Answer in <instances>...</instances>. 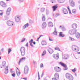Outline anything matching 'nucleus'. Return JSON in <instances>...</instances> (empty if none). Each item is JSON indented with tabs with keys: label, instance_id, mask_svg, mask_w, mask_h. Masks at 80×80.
<instances>
[{
	"label": "nucleus",
	"instance_id": "obj_1",
	"mask_svg": "<svg viewBox=\"0 0 80 80\" xmlns=\"http://www.w3.org/2000/svg\"><path fill=\"white\" fill-rule=\"evenodd\" d=\"M66 77L69 80H73V76L68 73H67L66 74Z\"/></svg>",
	"mask_w": 80,
	"mask_h": 80
},
{
	"label": "nucleus",
	"instance_id": "obj_2",
	"mask_svg": "<svg viewBox=\"0 0 80 80\" xmlns=\"http://www.w3.org/2000/svg\"><path fill=\"white\" fill-rule=\"evenodd\" d=\"M20 51L22 56H24L25 55V48L22 47L21 48Z\"/></svg>",
	"mask_w": 80,
	"mask_h": 80
},
{
	"label": "nucleus",
	"instance_id": "obj_3",
	"mask_svg": "<svg viewBox=\"0 0 80 80\" xmlns=\"http://www.w3.org/2000/svg\"><path fill=\"white\" fill-rule=\"evenodd\" d=\"M77 32V30L73 29L70 30L69 31V33L70 35H74Z\"/></svg>",
	"mask_w": 80,
	"mask_h": 80
},
{
	"label": "nucleus",
	"instance_id": "obj_4",
	"mask_svg": "<svg viewBox=\"0 0 80 80\" xmlns=\"http://www.w3.org/2000/svg\"><path fill=\"white\" fill-rule=\"evenodd\" d=\"M60 64L62 66V67H64V68H65L64 70H68L67 66V65H66V64H64V63H63V62H60Z\"/></svg>",
	"mask_w": 80,
	"mask_h": 80
},
{
	"label": "nucleus",
	"instance_id": "obj_5",
	"mask_svg": "<svg viewBox=\"0 0 80 80\" xmlns=\"http://www.w3.org/2000/svg\"><path fill=\"white\" fill-rule=\"evenodd\" d=\"M69 2L70 5L71 7H75V2H73V0H70Z\"/></svg>",
	"mask_w": 80,
	"mask_h": 80
},
{
	"label": "nucleus",
	"instance_id": "obj_6",
	"mask_svg": "<svg viewBox=\"0 0 80 80\" xmlns=\"http://www.w3.org/2000/svg\"><path fill=\"white\" fill-rule=\"evenodd\" d=\"M7 24L8 26H13V22H12L8 21H7Z\"/></svg>",
	"mask_w": 80,
	"mask_h": 80
},
{
	"label": "nucleus",
	"instance_id": "obj_7",
	"mask_svg": "<svg viewBox=\"0 0 80 80\" xmlns=\"http://www.w3.org/2000/svg\"><path fill=\"white\" fill-rule=\"evenodd\" d=\"M0 3L1 6L2 7L4 8L7 7V5L6 4V3H5V2L2 1L0 2Z\"/></svg>",
	"mask_w": 80,
	"mask_h": 80
},
{
	"label": "nucleus",
	"instance_id": "obj_8",
	"mask_svg": "<svg viewBox=\"0 0 80 80\" xmlns=\"http://www.w3.org/2000/svg\"><path fill=\"white\" fill-rule=\"evenodd\" d=\"M54 70L57 72H59L61 70V69L59 67H56L54 68Z\"/></svg>",
	"mask_w": 80,
	"mask_h": 80
},
{
	"label": "nucleus",
	"instance_id": "obj_9",
	"mask_svg": "<svg viewBox=\"0 0 80 80\" xmlns=\"http://www.w3.org/2000/svg\"><path fill=\"white\" fill-rule=\"evenodd\" d=\"M15 20L16 22L18 23L20 21V18L18 16H16L15 18Z\"/></svg>",
	"mask_w": 80,
	"mask_h": 80
},
{
	"label": "nucleus",
	"instance_id": "obj_10",
	"mask_svg": "<svg viewBox=\"0 0 80 80\" xmlns=\"http://www.w3.org/2000/svg\"><path fill=\"white\" fill-rule=\"evenodd\" d=\"M8 73V67L7 66L5 69L4 73L6 75H7Z\"/></svg>",
	"mask_w": 80,
	"mask_h": 80
},
{
	"label": "nucleus",
	"instance_id": "obj_11",
	"mask_svg": "<svg viewBox=\"0 0 80 80\" xmlns=\"http://www.w3.org/2000/svg\"><path fill=\"white\" fill-rule=\"evenodd\" d=\"M77 46H75V45H73L72 46V49L73 51H75V52H77L75 50H77Z\"/></svg>",
	"mask_w": 80,
	"mask_h": 80
},
{
	"label": "nucleus",
	"instance_id": "obj_12",
	"mask_svg": "<svg viewBox=\"0 0 80 80\" xmlns=\"http://www.w3.org/2000/svg\"><path fill=\"white\" fill-rule=\"evenodd\" d=\"M62 11L64 14H67L68 13V11H67V10L65 8H63Z\"/></svg>",
	"mask_w": 80,
	"mask_h": 80
},
{
	"label": "nucleus",
	"instance_id": "obj_13",
	"mask_svg": "<svg viewBox=\"0 0 80 80\" xmlns=\"http://www.w3.org/2000/svg\"><path fill=\"white\" fill-rule=\"evenodd\" d=\"M48 26L49 27H53V23L51 22H48Z\"/></svg>",
	"mask_w": 80,
	"mask_h": 80
},
{
	"label": "nucleus",
	"instance_id": "obj_14",
	"mask_svg": "<svg viewBox=\"0 0 80 80\" xmlns=\"http://www.w3.org/2000/svg\"><path fill=\"white\" fill-rule=\"evenodd\" d=\"M48 50L50 54H52V53H53V51L50 48L48 49Z\"/></svg>",
	"mask_w": 80,
	"mask_h": 80
},
{
	"label": "nucleus",
	"instance_id": "obj_15",
	"mask_svg": "<svg viewBox=\"0 0 80 80\" xmlns=\"http://www.w3.org/2000/svg\"><path fill=\"white\" fill-rule=\"evenodd\" d=\"M75 33L76 38H80V33L78 32H76Z\"/></svg>",
	"mask_w": 80,
	"mask_h": 80
},
{
	"label": "nucleus",
	"instance_id": "obj_16",
	"mask_svg": "<svg viewBox=\"0 0 80 80\" xmlns=\"http://www.w3.org/2000/svg\"><path fill=\"white\" fill-rule=\"evenodd\" d=\"M29 26V24L28 23H27L26 24H25L23 27V29H25L26 28H27Z\"/></svg>",
	"mask_w": 80,
	"mask_h": 80
},
{
	"label": "nucleus",
	"instance_id": "obj_17",
	"mask_svg": "<svg viewBox=\"0 0 80 80\" xmlns=\"http://www.w3.org/2000/svg\"><path fill=\"white\" fill-rule=\"evenodd\" d=\"M42 28H46V27H47V23L45 22L43 23L42 24Z\"/></svg>",
	"mask_w": 80,
	"mask_h": 80
},
{
	"label": "nucleus",
	"instance_id": "obj_18",
	"mask_svg": "<svg viewBox=\"0 0 80 80\" xmlns=\"http://www.w3.org/2000/svg\"><path fill=\"white\" fill-rule=\"evenodd\" d=\"M33 40L32 39L30 41H29V42L30 43V45L32 47H33V44H32V43H33Z\"/></svg>",
	"mask_w": 80,
	"mask_h": 80
},
{
	"label": "nucleus",
	"instance_id": "obj_19",
	"mask_svg": "<svg viewBox=\"0 0 80 80\" xmlns=\"http://www.w3.org/2000/svg\"><path fill=\"white\" fill-rule=\"evenodd\" d=\"M72 28L74 29H75L77 28V25L75 24H73L72 26Z\"/></svg>",
	"mask_w": 80,
	"mask_h": 80
},
{
	"label": "nucleus",
	"instance_id": "obj_20",
	"mask_svg": "<svg viewBox=\"0 0 80 80\" xmlns=\"http://www.w3.org/2000/svg\"><path fill=\"white\" fill-rule=\"evenodd\" d=\"M26 58L24 57L21 59L19 61V63H18V65H20V62H22V60H25V59Z\"/></svg>",
	"mask_w": 80,
	"mask_h": 80
},
{
	"label": "nucleus",
	"instance_id": "obj_21",
	"mask_svg": "<svg viewBox=\"0 0 80 80\" xmlns=\"http://www.w3.org/2000/svg\"><path fill=\"white\" fill-rule=\"evenodd\" d=\"M41 44L42 45H47V42L45 41H42L41 42Z\"/></svg>",
	"mask_w": 80,
	"mask_h": 80
},
{
	"label": "nucleus",
	"instance_id": "obj_22",
	"mask_svg": "<svg viewBox=\"0 0 80 80\" xmlns=\"http://www.w3.org/2000/svg\"><path fill=\"white\" fill-rule=\"evenodd\" d=\"M58 3H63L65 2V0H58Z\"/></svg>",
	"mask_w": 80,
	"mask_h": 80
},
{
	"label": "nucleus",
	"instance_id": "obj_23",
	"mask_svg": "<svg viewBox=\"0 0 80 80\" xmlns=\"http://www.w3.org/2000/svg\"><path fill=\"white\" fill-rule=\"evenodd\" d=\"M62 32H60L59 34V37H65V35L62 34Z\"/></svg>",
	"mask_w": 80,
	"mask_h": 80
},
{
	"label": "nucleus",
	"instance_id": "obj_24",
	"mask_svg": "<svg viewBox=\"0 0 80 80\" xmlns=\"http://www.w3.org/2000/svg\"><path fill=\"white\" fill-rule=\"evenodd\" d=\"M57 7L56 6H54L53 7H52V8H53V11H55L56 10V9L57 8Z\"/></svg>",
	"mask_w": 80,
	"mask_h": 80
},
{
	"label": "nucleus",
	"instance_id": "obj_25",
	"mask_svg": "<svg viewBox=\"0 0 80 80\" xmlns=\"http://www.w3.org/2000/svg\"><path fill=\"white\" fill-rule=\"evenodd\" d=\"M49 13H50V12H49V10L48 9H46V13L47 15H48L49 14Z\"/></svg>",
	"mask_w": 80,
	"mask_h": 80
},
{
	"label": "nucleus",
	"instance_id": "obj_26",
	"mask_svg": "<svg viewBox=\"0 0 80 80\" xmlns=\"http://www.w3.org/2000/svg\"><path fill=\"white\" fill-rule=\"evenodd\" d=\"M5 65H6V62H2V67H5Z\"/></svg>",
	"mask_w": 80,
	"mask_h": 80
},
{
	"label": "nucleus",
	"instance_id": "obj_27",
	"mask_svg": "<svg viewBox=\"0 0 80 80\" xmlns=\"http://www.w3.org/2000/svg\"><path fill=\"white\" fill-rule=\"evenodd\" d=\"M45 8H41V12H45Z\"/></svg>",
	"mask_w": 80,
	"mask_h": 80
},
{
	"label": "nucleus",
	"instance_id": "obj_28",
	"mask_svg": "<svg viewBox=\"0 0 80 80\" xmlns=\"http://www.w3.org/2000/svg\"><path fill=\"white\" fill-rule=\"evenodd\" d=\"M42 20L43 22H45V16H43L42 18Z\"/></svg>",
	"mask_w": 80,
	"mask_h": 80
},
{
	"label": "nucleus",
	"instance_id": "obj_29",
	"mask_svg": "<svg viewBox=\"0 0 80 80\" xmlns=\"http://www.w3.org/2000/svg\"><path fill=\"white\" fill-rule=\"evenodd\" d=\"M8 54H9L10 53L12 52V49L10 48H8Z\"/></svg>",
	"mask_w": 80,
	"mask_h": 80
},
{
	"label": "nucleus",
	"instance_id": "obj_30",
	"mask_svg": "<svg viewBox=\"0 0 80 80\" xmlns=\"http://www.w3.org/2000/svg\"><path fill=\"white\" fill-rule=\"evenodd\" d=\"M28 70H24V72L25 74H27L28 73Z\"/></svg>",
	"mask_w": 80,
	"mask_h": 80
},
{
	"label": "nucleus",
	"instance_id": "obj_31",
	"mask_svg": "<svg viewBox=\"0 0 80 80\" xmlns=\"http://www.w3.org/2000/svg\"><path fill=\"white\" fill-rule=\"evenodd\" d=\"M24 70H29L28 67V66H26L25 67Z\"/></svg>",
	"mask_w": 80,
	"mask_h": 80
},
{
	"label": "nucleus",
	"instance_id": "obj_32",
	"mask_svg": "<svg viewBox=\"0 0 80 80\" xmlns=\"http://www.w3.org/2000/svg\"><path fill=\"white\" fill-rule=\"evenodd\" d=\"M65 55H62V58L63 59H65V60H67V58H65Z\"/></svg>",
	"mask_w": 80,
	"mask_h": 80
},
{
	"label": "nucleus",
	"instance_id": "obj_33",
	"mask_svg": "<svg viewBox=\"0 0 80 80\" xmlns=\"http://www.w3.org/2000/svg\"><path fill=\"white\" fill-rule=\"evenodd\" d=\"M72 12L73 13H75L76 12V11L75 9H73L72 11Z\"/></svg>",
	"mask_w": 80,
	"mask_h": 80
},
{
	"label": "nucleus",
	"instance_id": "obj_34",
	"mask_svg": "<svg viewBox=\"0 0 80 80\" xmlns=\"http://www.w3.org/2000/svg\"><path fill=\"white\" fill-rule=\"evenodd\" d=\"M55 77H57L58 78V76H59V75L58 73H56L54 75Z\"/></svg>",
	"mask_w": 80,
	"mask_h": 80
},
{
	"label": "nucleus",
	"instance_id": "obj_35",
	"mask_svg": "<svg viewBox=\"0 0 80 80\" xmlns=\"http://www.w3.org/2000/svg\"><path fill=\"white\" fill-rule=\"evenodd\" d=\"M56 50H58V51H60V48L58 47H56L55 48Z\"/></svg>",
	"mask_w": 80,
	"mask_h": 80
},
{
	"label": "nucleus",
	"instance_id": "obj_36",
	"mask_svg": "<svg viewBox=\"0 0 80 80\" xmlns=\"http://www.w3.org/2000/svg\"><path fill=\"white\" fill-rule=\"evenodd\" d=\"M11 8H9L8 9L7 11L9 12H11Z\"/></svg>",
	"mask_w": 80,
	"mask_h": 80
},
{
	"label": "nucleus",
	"instance_id": "obj_37",
	"mask_svg": "<svg viewBox=\"0 0 80 80\" xmlns=\"http://www.w3.org/2000/svg\"><path fill=\"white\" fill-rule=\"evenodd\" d=\"M53 34L55 35H57V31H54L53 32Z\"/></svg>",
	"mask_w": 80,
	"mask_h": 80
},
{
	"label": "nucleus",
	"instance_id": "obj_38",
	"mask_svg": "<svg viewBox=\"0 0 80 80\" xmlns=\"http://www.w3.org/2000/svg\"><path fill=\"white\" fill-rule=\"evenodd\" d=\"M52 57H53V58H55V59H56V60H57L58 59V58H55V57H56V55H55V54H53V55H52Z\"/></svg>",
	"mask_w": 80,
	"mask_h": 80
},
{
	"label": "nucleus",
	"instance_id": "obj_39",
	"mask_svg": "<svg viewBox=\"0 0 80 80\" xmlns=\"http://www.w3.org/2000/svg\"><path fill=\"white\" fill-rule=\"evenodd\" d=\"M45 54H46V51H43V54H42V56H43V55H45Z\"/></svg>",
	"mask_w": 80,
	"mask_h": 80
},
{
	"label": "nucleus",
	"instance_id": "obj_40",
	"mask_svg": "<svg viewBox=\"0 0 80 80\" xmlns=\"http://www.w3.org/2000/svg\"><path fill=\"white\" fill-rule=\"evenodd\" d=\"M69 40H70L73 41L75 39L73 38H72L71 37H69Z\"/></svg>",
	"mask_w": 80,
	"mask_h": 80
},
{
	"label": "nucleus",
	"instance_id": "obj_41",
	"mask_svg": "<svg viewBox=\"0 0 80 80\" xmlns=\"http://www.w3.org/2000/svg\"><path fill=\"white\" fill-rule=\"evenodd\" d=\"M72 71L74 73H75V72L76 71V69L75 68H74V69H72Z\"/></svg>",
	"mask_w": 80,
	"mask_h": 80
},
{
	"label": "nucleus",
	"instance_id": "obj_42",
	"mask_svg": "<svg viewBox=\"0 0 80 80\" xmlns=\"http://www.w3.org/2000/svg\"><path fill=\"white\" fill-rule=\"evenodd\" d=\"M38 79L39 80V79H40V74L39 73V72H38Z\"/></svg>",
	"mask_w": 80,
	"mask_h": 80
},
{
	"label": "nucleus",
	"instance_id": "obj_43",
	"mask_svg": "<svg viewBox=\"0 0 80 80\" xmlns=\"http://www.w3.org/2000/svg\"><path fill=\"white\" fill-rule=\"evenodd\" d=\"M43 67V64H42V63L40 65V68H42V67Z\"/></svg>",
	"mask_w": 80,
	"mask_h": 80
},
{
	"label": "nucleus",
	"instance_id": "obj_44",
	"mask_svg": "<svg viewBox=\"0 0 80 80\" xmlns=\"http://www.w3.org/2000/svg\"><path fill=\"white\" fill-rule=\"evenodd\" d=\"M10 12L8 11H7L6 12V14L7 15H10Z\"/></svg>",
	"mask_w": 80,
	"mask_h": 80
},
{
	"label": "nucleus",
	"instance_id": "obj_45",
	"mask_svg": "<svg viewBox=\"0 0 80 80\" xmlns=\"http://www.w3.org/2000/svg\"><path fill=\"white\" fill-rule=\"evenodd\" d=\"M51 2L52 3H55V0H51Z\"/></svg>",
	"mask_w": 80,
	"mask_h": 80
},
{
	"label": "nucleus",
	"instance_id": "obj_46",
	"mask_svg": "<svg viewBox=\"0 0 80 80\" xmlns=\"http://www.w3.org/2000/svg\"><path fill=\"white\" fill-rule=\"evenodd\" d=\"M12 77H15V73H13L12 74Z\"/></svg>",
	"mask_w": 80,
	"mask_h": 80
},
{
	"label": "nucleus",
	"instance_id": "obj_47",
	"mask_svg": "<svg viewBox=\"0 0 80 80\" xmlns=\"http://www.w3.org/2000/svg\"><path fill=\"white\" fill-rule=\"evenodd\" d=\"M16 73L18 75V76H19L20 75V72H16Z\"/></svg>",
	"mask_w": 80,
	"mask_h": 80
},
{
	"label": "nucleus",
	"instance_id": "obj_48",
	"mask_svg": "<svg viewBox=\"0 0 80 80\" xmlns=\"http://www.w3.org/2000/svg\"><path fill=\"white\" fill-rule=\"evenodd\" d=\"M65 55V57L66 58H67V59L69 57V56H68V54H66Z\"/></svg>",
	"mask_w": 80,
	"mask_h": 80
},
{
	"label": "nucleus",
	"instance_id": "obj_49",
	"mask_svg": "<svg viewBox=\"0 0 80 80\" xmlns=\"http://www.w3.org/2000/svg\"><path fill=\"white\" fill-rule=\"evenodd\" d=\"M56 57L57 58H59L58 53L56 55Z\"/></svg>",
	"mask_w": 80,
	"mask_h": 80
},
{
	"label": "nucleus",
	"instance_id": "obj_50",
	"mask_svg": "<svg viewBox=\"0 0 80 80\" xmlns=\"http://www.w3.org/2000/svg\"><path fill=\"white\" fill-rule=\"evenodd\" d=\"M25 38H23L21 41V42H24V41H25Z\"/></svg>",
	"mask_w": 80,
	"mask_h": 80
},
{
	"label": "nucleus",
	"instance_id": "obj_51",
	"mask_svg": "<svg viewBox=\"0 0 80 80\" xmlns=\"http://www.w3.org/2000/svg\"><path fill=\"white\" fill-rule=\"evenodd\" d=\"M55 78L56 79V80H58V79H59V76H58V77H55Z\"/></svg>",
	"mask_w": 80,
	"mask_h": 80
},
{
	"label": "nucleus",
	"instance_id": "obj_52",
	"mask_svg": "<svg viewBox=\"0 0 80 80\" xmlns=\"http://www.w3.org/2000/svg\"><path fill=\"white\" fill-rule=\"evenodd\" d=\"M5 20H8V18L6 16L5 17Z\"/></svg>",
	"mask_w": 80,
	"mask_h": 80
},
{
	"label": "nucleus",
	"instance_id": "obj_53",
	"mask_svg": "<svg viewBox=\"0 0 80 80\" xmlns=\"http://www.w3.org/2000/svg\"><path fill=\"white\" fill-rule=\"evenodd\" d=\"M10 72L11 73H12L13 72V71L12 70V69H11L10 70Z\"/></svg>",
	"mask_w": 80,
	"mask_h": 80
},
{
	"label": "nucleus",
	"instance_id": "obj_54",
	"mask_svg": "<svg viewBox=\"0 0 80 80\" xmlns=\"http://www.w3.org/2000/svg\"><path fill=\"white\" fill-rule=\"evenodd\" d=\"M49 41H53V40L52 39H50V37L49 38Z\"/></svg>",
	"mask_w": 80,
	"mask_h": 80
},
{
	"label": "nucleus",
	"instance_id": "obj_55",
	"mask_svg": "<svg viewBox=\"0 0 80 80\" xmlns=\"http://www.w3.org/2000/svg\"><path fill=\"white\" fill-rule=\"evenodd\" d=\"M3 12H2L0 13V15L1 16H2L3 15Z\"/></svg>",
	"mask_w": 80,
	"mask_h": 80
},
{
	"label": "nucleus",
	"instance_id": "obj_56",
	"mask_svg": "<svg viewBox=\"0 0 80 80\" xmlns=\"http://www.w3.org/2000/svg\"><path fill=\"white\" fill-rule=\"evenodd\" d=\"M3 51H4V48H2L1 50V52H3Z\"/></svg>",
	"mask_w": 80,
	"mask_h": 80
},
{
	"label": "nucleus",
	"instance_id": "obj_57",
	"mask_svg": "<svg viewBox=\"0 0 80 80\" xmlns=\"http://www.w3.org/2000/svg\"><path fill=\"white\" fill-rule=\"evenodd\" d=\"M67 8H68V10H70V7H69V6H68L67 7Z\"/></svg>",
	"mask_w": 80,
	"mask_h": 80
},
{
	"label": "nucleus",
	"instance_id": "obj_58",
	"mask_svg": "<svg viewBox=\"0 0 80 80\" xmlns=\"http://www.w3.org/2000/svg\"><path fill=\"white\" fill-rule=\"evenodd\" d=\"M59 16V14H56V17H58Z\"/></svg>",
	"mask_w": 80,
	"mask_h": 80
},
{
	"label": "nucleus",
	"instance_id": "obj_59",
	"mask_svg": "<svg viewBox=\"0 0 80 80\" xmlns=\"http://www.w3.org/2000/svg\"><path fill=\"white\" fill-rule=\"evenodd\" d=\"M22 78V79H24V80H27V78Z\"/></svg>",
	"mask_w": 80,
	"mask_h": 80
},
{
	"label": "nucleus",
	"instance_id": "obj_60",
	"mask_svg": "<svg viewBox=\"0 0 80 80\" xmlns=\"http://www.w3.org/2000/svg\"><path fill=\"white\" fill-rule=\"evenodd\" d=\"M52 80H56V78H52Z\"/></svg>",
	"mask_w": 80,
	"mask_h": 80
},
{
	"label": "nucleus",
	"instance_id": "obj_61",
	"mask_svg": "<svg viewBox=\"0 0 80 80\" xmlns=\"http://www.w3.org/2000/svg\"><path fill=\"white\" fill-rule=\"evenodd\" d=\"M28 43L27 42V43L26 44V47H28Z\"/></svg>",
	"mask_w": 80,
	"mask_h": 80
},
{
	"label": "nucleus",
	"instance_id": "obj_62",
	"mask_svg": "<svg viewBox=\"0 0 80 80\" xmlns=\"http://www.w3.org/2000/svg\"><path fill=\"white\" fill-rule=\"evenodd\" d=\"M68 11L69 13L70 14V13H71V11H70V10H69Z\"/></svg>",
	"mask_w": 80,
	"mask_h": 80
},
{
	"label": "nucleus",
	"instance_id": "obj_63",
	"mask_svg": "<svg viewBox=\"0 0 80 80\" xmlns=\"http://www.w3.org/2000/svg\"><path fill=\"white\" fill-rule=\"evenodd\" d=\"M43 75H44V72L42 73V74L41 76V77H43Z\"/></svg>",
	"mask_w": 80,
	"mask_h": 80
},
{
	"label": "nucleus",
	"instance_id": "obj_64",
	"mask_svg": "<svg viewBox=\"0 0 80 80\" xmlns=\"http://www.w3.org/2000/svg\"><path fill=\"white\" fill-rule=\"evenodd\" d=\"M33 43L34 45H35V44H36L35 42L34 41V42H33Z\"/></svg>",
	"mask_w": 80,
	"mask_h": 80
}]
</instances>
